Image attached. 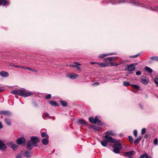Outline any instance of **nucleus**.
Listing matches in <instances>:
<instances>
[{
	"instance_id": "obj_55",
	"label": "nucleus",
	"mask_w": 158,
	"mask_h": 158,
	"mask_svg": "<svg viewBox=\"0 0 158 158\" xmlns=\"http://www.w3.org/2000/svg\"><path fill=\"white\" fill-rule=\"evenodd\" d=\"M4 90V89L0 87V93L2 92Z\"/></svg>"
},
{
	"instance_id": "obj_42",
	"label": "nucleus",
	"mask_w": 158,
	"mask_h": 158,
	"mask_svg": "<svg viewBox=\"0 0 158 158\" xmlns=\"http://www.w3.org/2000/svg\"><path fill=\"white\" fill-rule=\"evenodd\" d=\"M133 134L134 136L136 137L137 136V131L136 130H134L133 132Z\"/></svg>"
},
{
	"instance_id": "obj_1",
	"label": "nucleus",
	"mask_w": 158,
	"mask_h": 158,
	"mask_svg": "<svg viewBox=\"0 0 158 158\" xmlns=\"http://www.w3.org/2000/svg\"><path fill=\"white\" fill-rule=\"evenodd\" d=\"M11 93L14 94H17L19 96L26 97L31 95L33 93L29 92L26 90H13L11 91Z\"/></svg>"
},
{
	"instance_id": "obj_25",
	"label": "nucleus",
	"mask_w": 158,
	"mask_h": 158,
	"mask_svg": "<svg viewBox=\"0 0 158 158\" xmlns=\"http://www.w3.org/2000/svg\"><path fill=\"white\" fill-rule=\"evenodd\" d=\"M49 142L48 140L46 138L43 139L42 140V142L43 144L47 145V144Z\"/></svg>"
},
{
	"instance_id": "obj_9",
	"label": "nucleus",
	"mask_w": 158,
	"mask_h": 158,
	"mask_svg": "<svg viewBox=\"0 0 158 158\" xmlns=\"http://www.w3.org/2000/svg\"><path fill=\"white\" fill-rule=\"evenodd\" d=\"M0 114L6 116H10L11 115V113L9 111L7 110H3L0 111Z\"/></svg>"
},
{
	"instance_id": "obj_14",
	"label": "nucleus",
	"mask_w": 158,
	"mask_h": 158,
	"mask_svg": "<svg viewBox=\"0 0 158 158\" xmlns=\"http://www.w3.org/2000/svg\"><path fill=\"white\" fill-rule=\"evenodd\" d=\"M143 136L142 135H140L137 139H136L134 142V144L135 145H137L139 143L141 139L142 138Z\"/></svg>"
},
{
	"instance_id": "obj_51",
	"label": "nucleus",
	"mask_w": 158,
	"mask_h": 158,
	"mask_svg": "<svg viewBox=\"0 0 158 158\" xmlns=\"http://www.w3.org/2000/svg\"><path fill=\"white\" fill-rule=\"evenodd\" d=\"M21 156L20 154L18 155L16 157V158H21Z\"/></svg>"
},
{
	"instance_id": "obj_3",
	"label": "nucleus",
	"mask_w": 158,
	"mask_h": 158,
	"mask_svg": "<svg viewBox=\"0 0 158 158\" xmlns=\"http://www.w3.org/2000/svg\"><path fill=\"white\" fill-rule=\"evenodd\" d=\"M128 2L137 5L138 2L135 0H115L114 4H119L121 3Z\"/></svg>"
},
{
	"instance_id": "obj_31",
	"label": "nucleus",
	"mask_w": 158,
	"mask_h": 158,
	"mask_svg": "<svg viewBox=\"0 0 158 158\" xmlns=\"http://www.w3.org/2000/svg\"><path fill=\"white\" fill-rule=\"evenodd\" d=\"M41 135L42 137L48 138V135L46 133L44 132H43L41 133Z\"/></svg>"
},
{
	"instance_id": "obj_29",
	"label": "nucleus",
	"mask_w": 158,
	"mask_h": 158,
	"mask_svg": "<svg viewBox=\"0 0 158 158\" xmlns=\"http://www.w3.org/2000/svg\"><path fill=\"white\" fill-rule=\"evenodd\" d=\"M60 103L63 106H67V103L65 101H60Z\"/></svg>"
},
{
	"instance_id": "obj_49",
	"label": "nucleus",
	"mask_w": 158,
	"mask_h": 158,
	"mask_svg": "<svg viewBox=\"0 0 158 158\" xmlns=\"http://www.w3.org/2000/svg\"><path fill=\"white\" fill-rule=\"evenodd\" d=\"M106 60H109V61H110L112 60V59L111 57H109V58H106Z\"/></svg>"
},
{
	"instance_id": "obj_11",
	"label": "nucleus",
	"mask_w": 158,
	"mask_h": 158,
	"mask_svg": "<svg viewBox=\"0 0 158 158\" xmlns=\"http://www.w3.org/2000/svg\"><path fill=\"white\" fill-rule=\"evenodd\" d=\"M97 64L98 66H96V67H98V66H101L102 67L105 68L107 66H110L109 64L107 63H97Z\"/></svg>"
},
{
	"instance_id": "obj_22",
	"label": "nucleus",
	"mask_w": 158,
	"mask_h": 158,
	"mask_svg": "<svg viewBox=\"0 0 158 158\" xmlns=\"http://www.w3.org/2000/svg\"><path fill=\"white\" fill-rule=\"evenodd\" d=\"M73 64H71L69 65V66L70 67H73L74 68V67H76L77 66L81 65V64H80L78 62H74L73 63Z\"/></svg>"
},
{
	"instance_id": "obj_39",
	"label": "nucleus",
	"mask_w": 158,
	"mask_h": 158,
	"mask_svg": "<svg viewBox=\"0 0 158 158\" xmlns=\"http://www.w3.org/2000/svg\"><path fill=\"white\" fill-rule=\"evenodd\" d=\"M154 82L158 85V78L157 77L155 78L154 79Z\"/></svg>"
},
{
	"instance_id": "obj_26",
	"label": "nucleus",
	"mask_w": 158,
	"mask_h": 158,
	"mask_svg": "<svg viewBox=\"0 0 158 158\" xmlns=\"http://www.w3.org/2000/svg\"><path fill=\"white\" fill-rule=\"evenodd\" d=\"M144 69L146 71L150 73H151L152 72V70L148 67H144Z\"/></svg>"
},
{
	"instance_id": "obj_41",
	"label": "nucleus",
	"mask_w": 158,
	"mask_h": 158,
	"mask_svg": "<svg viewBox=\"0 0 158 158\" xmlns=\"http://www.w3.org/2000/svg\"><path fill=\"white\" fill-rule=\"evenodd\" d=\"M146 129L145 128H143L141 131V134L142 135L144 134L146 132Z\"/></svg>"
},
{
	"instance_id": "obj_34",
	"label": "nucleus",
	"mask_w": 158,
	"mask_h": 158,
	"mask_svg": "<svg viewBox=\"0 0 158 158\" xmlns=\"http://www.w3.org/2000/svg\"><path fill=\"white\" fill-rule=\"evenodd\" d=\"M150 59L152 60H154L155 61H158V56H153L151 57Z\"/></svg>"
},
{
	"instance_id": "obj_10",
	"label": "nucleus",
	"mask_w": 158,
	"mask_h": 158,
	"mask_svg": "<svg viewBox=\"0 0 158 158\" xmlns=\"http://www.w3.org/2000/svg\"><path fill=\"white\" fill-rule=\"evenodd\" d=\"M7 145L9 147L12 148L14 150L15 149L18 147L17 145L14 144L13 142L11 141L9 142L8 143Z\"/></svg>"
},
{
	"instance_id": "obj_53",
	"label": "nucleus",
	"mask_w": 158,
	"mask_h": 158,
	"mask_svg": "<svg viewBox=\"0 0 158 158\" xmlns=\"http://www.w3.org/2000/svg\"><path fill=\"white\" fill-rule=\"evenodd\" d=\"M97 63H95V62H90V64H96V65H95V66H98V65L97 64Z\"/></svg>"
},
{
	"instance_id": "obj_30",
	"label": "nucleus",
	"mask_w": 158,
	"mask_h": 158,
	"mask_svg": "<svg viewBox=\"0 0 158 158\" xmlns=\"http://www.w3.org/2000/svg\"><path fill=\"white\" fill-rule=\"evenodd\" d=\"M141 53H140L137 54L135 55L130 56H129V58H134L135 57H138L139 56H140L141 55Z\"/></svg>"
},
{
	"instance_id": "obj_36",
	"label": "nucleus",
	"mask_w": 158,
	"mask_h": 158,
	"mask_svg": "<svg viewBox=\"0 0 158 158\" xmlns=\"http://www.w3.org/2000/svg\"><path fill=\"white\" fill-rule=\"evenodd\" d=\"M129 82L126 81H124L123 82V85L124 86H127L129 85H131Z\"/></svg>"
},
{
	"instance_id": "obj_59",
	"label": "nucleus",
	"mask_w": 158,
	"mask_h": 158,
	"mask_svg": "<svg viewBox=\"0 0 158 158\" xmlns=\"http://www.w3.org/2000/svg\"><path fill=\"white\" fill-rule=\"evenodd\" d=\"M34 71V72H37L38 71V70H35V71Z\"/></svg>"
},
{
	"instance_id": "obj_43",
	"label": "nucleus",
	"mask_w": 158,
	"mask_h": 158,
	"mask_svg": "<svg viewBox=\"0 0 158 158\" xmlns=\"http://www.w3.org/2000/svg\"><path fill=\"white\" fill-rule=\"evenodd\" d=\"M51 97V94H48L46 97L45 98L46 99H50Z\"/></svg>"
},
{
	"instance_id": "obj_56",
	"label": "nucleus",
	"mask_w": 158,
	"mask_h": 158,
	"mask_svg": "<svg viewBox=\"0 0 158 158\" xmlns=\"http://www.w3.org/2000/svg\"><path fill=\"white\" fill-rule=\"evenodd\" d=\"M76 68H77V70H81V68H80V67H78V66H77L76 67Z\"/></svg>"
},
{
	"instance_id": "obj_32",
	"label": "nucleus",
	"mask_w": 158,
	"mask_h": 158,
	"mask_svg": "<svg viewBox=\"0 0 158 158\" xmlns=\"http://www.w3.org/2000/svg\"><path fill=\"white\" fill-rule=\"evenodd\" d=\"M1 4L5 6L7 3L6 0H0Z\"/></svg>"
},
{
	"instance_id": "obj_46",
	"label": "nucleus",
	"mask_w": 158,
	"mask_h": 158,
	"mask_svg": "<svg viewBox=\"0 0 158 158\" xmlns=\"http://www.w3.org/2000/svg\"><path fill=\"white\" fill-rule=\"evenodd\" d=\"M136 74L137 75H140L141 74V72L140 71H138L136 72Z\"/></svg>"
},
{
	"instance_id": "obj_48",
	"label": "nucleus",
	"mask_w": 158,
	"mask_h": 158,
	"mask_svg": "<svg viewBox=\"0 0 158 158\" xmlns=\"http://www.w3.org/2000/svg\"><path fill=\"white\" fill-rule=\"evenodd\" d=\"M111 65H110V66H117L118 64H111Z\"/></svg>"
},
{
	"instance_id": "obj_52",
	"label": "nucleus",
	"mask_w": 158,
	"mask_h": 158,
	"mask_svg": "<svg viewBox=\"0 0 158 158\" xmlns=\"http://www.w3.org/2000/svg\"><path fill=\"white\" fill-rule=\"evenodd\" d=\"M3 127V126L2 124V122H0V129H1Z\"/></svg>"
},
{
	"instance_id": "obj_5",
	"label": "nucleus",
	"mask_w": 158,
	"mask_h": 158,
	"mask_svg": "<svg viewBox=\"0 0 158 158\" xmlns=\"http://www.w3.org/2000/svg\"><path fill=\"white\" fill-rule=\"evenodd\" d=\"M31 141L33 144V145L35 146H37V143L40 142L38 138L36 137L33 136L31 138Z\"/></svg>"
},
{
	"instance_id": "obj_21",
	"label": "nucleus",
	"mask_w": 158,
	"mask_h": 158,
	"mask_svg": "<svg viewBox=\"0 0 158 158\" xmlns=\"http://www.w3.org/2000/svg\"><path fill=\"white\" fill-rule=\"evenodd\" d=\"M6 148V146L5 144H4L1 140H0V149L4 150Z\"/></svg>"
},
{
	"instance_id": "obj_24",
	"label": "nucleus",
	"mask_w": 158,
	"mask_h": 158,
	"mask_svg": "<svg viewBox=\"0 0 158 158\" xmlns=\"http://www.w3.org/2000/svg\"><path fill=\"white\" fill-rule=\"evenodd\" d=\"M32 155V153L31 152H26L24 153L25 156L26 157H28V158L30 157Z\"/></svg>"
},
{
	"instance_id": "obj_60",
	"label": "nucleus",
	"mask_w": 158,
	"mask_h": 158,
	"mask_svg": "<svg viewBox=\"0 0 158 158\" xmlns=\"http://www.w3.org/2000/svg\"><path fill=\"white\" fill-rule=\"evenodd\" d=\"M129 158H133L132 157L130 156Z\"/></svg>"
},
{
	"instance_id": "obj_33",
	"label": "nucleus",
	"mask_w": 158,
	"mask_h": 158,
	"mask_svg": "<svg viewBox=\"0 0 158 158\" xmlns=\"http://www.w3.org/2000/svg\"><path fill=\"white\" fill-rule=\"evenodd\" d=\"M131 85L132 86L133 88L136 89H139L140 88V87L139 85L134 84Z\"/></svg>"
},
{
	"instance_id": "obj_38",
	"label": "nucleus",
	"mask_w": 158,
	"mask_h": 158,
	"mask_svg": "<svg viewBox=\"0 0 158 158\" xmlns=\"http://www.w3.org/2000/svg\"><path fill=\"white\" fill-rule=\"evenodd\" d=\"M9 120V119H5V122L7 125H11L10 122Z\"/></svg>"
},
{
	"instance_id": "obj_40",
	"label": "nucleus",
	"mask_w": 158,
	"mask_h": 158,
	"mask_svg": "<svg viewBox=\"0 0 158 158\" xmlns=\"http://www.w3.org/2000/svg\"><path fill=\"white\" fill-rule=\"evenodd\" d=\"M153 143L154 144L157 145L158 144V140L157 139H155L153 141Z\"/></svg>"
},
{
	"instance_id": "obj_27",
	"label": "nucleus",
	"mask_w": 158,
	"mask_h": 158,
	"mask_svg": "<svg viewBox=\"0 0 158 158\" xmlns=\"http://www.w3.org/2000/svg\"><path fill=\"white\" fill-rule=\"evenodd\" d=\"M78 76L77 74H71L69 76V77L71 79H74L77 78Z\"/></svg>"
},
{
	"instance_id": "obj_58",
	"label": "nucleus",
	"mask_w": 158,
	"mask_h": 158,
	"mask_svg": "<svg viewBox=\"0 0 158 158\" xmlns=\"http://www.w3.org/2000/svg\"><path fill=\"white\" fill-rule=\"evenodd\" d=\"M89 118H94L93 117L90 116Z\"/></svg>"
},
{
	"instance_id": "obj_16",
	"label": "nucleus",
	"mask_w": 158,
	"mask_h": 158,
	"mask_svg": "<svg viewBox=\"0 0 158 158\" xmlns=\"http://www.w3.org/2000/svg\"><path fill=\"white\" fill-rule=\"evenodd\" d=\"M152 158L151 156L148 155L146 152H144L143 154L141 155L139 158Z\"/></svg>"
},
{
	"instance_id": "obj_19",
	"label": "nucleus",
	"mask_w": 158,
	"mask_h": 158,
	"mask_svg": "<svg viewBox=\"0 0 158 158\" xmlns=\"http://www.w3.org/2000/svg\"><path fill=\"white\" fill-rule=\"evenodd\" d=\"M0 75L2 77H7L9 76V73L4 71L0 72Z\"/></svg>"
},
{
	"instance_id": "obj_18",
	"label": "nucleus",
	"mask_w": 158,
	"mask_h": 158,
	"mask_svg": "<svg viewBox=\"0 0 158 158\" xmlns=\"http://www.w3.org/2000/svg\"><path fill=\"white\" fill-rule=\"evenodd\" d=\"M135 152L134 151H131L127 152L124 153V155L125 156H127L129 157L130 156V155H134L135 154Z\"/></svg>"
},
{
	"instance_id": "obj_12",
	"label": "nucleus",
	"mask_w": 158,
	"mask_h": 158,
	"mask_svg": "<svg viewBox=\"0 0 158 158\" xmlns=\"http://www.w3.org/2000/svg\"><path fill=\"white\" fill-rule=\"evenodd\" d=\"M117 54V53L116 52H113L111 53H107V54H101L100 55L98 56V57L99 58H102L106 56H109V55H116Z\"/></svg>"
},
{
	"instance_id": "obj_44",
	"label": "nucleus",
	"mask_w": 158,
	"mask_h": 158,
	"mask_svg": "<svg viewBox=\"0 0 158 158\" xmlns=\"http://www.w3.org/2000/svg\"><path fill=\"white\" fill-rule=\"evenodd\" d=\"M128 138L129 140H130V141L131 142L133 141V139L132 137V136H128Z\"/></svg>"
},
{
	"instance_id": "obj_7",
	"label": "nucleus",
	"mask_w": 158,
	"mask_h": 158,
	"mask_svg": "<svg viewBox=\"0 0 158 158\" xmlns=\"http://www.w3.org/2000/svg\"><path fill=\"white\" fill-rule=\"evenodd\" d=\"M26 141V139L23 137H21L17 139L16 142L19 145H23L25 144Z\"/></svg>"
},
{
	"instance_id": "obj_4",
	"label": "nucleus",
	"mask_w": 158,
	"mask_h": 158,
	"mask_svg": "<svg viewBox=\"0 0 158 158\" xmlns=\"http://www.w3.org/2000/svg\"><path fill=\"white\" fill-rule=\"evenodd\" d=\"M115 143L113 147L114 148L113 151L116 153H119L122 149V146L120 143Z\"/></svg>"
},
{
	"instance_id": "obj_17",
	"label": "nucleus",
	"mask_w": 158,
	"mask_h": 158,
	"mask_svg": "<svg viewBox=\"0 0 158 158\" xmlns=\"http://www.w3.org/2000/svg\"><path fill=\"white\" fill-rule=\"evenodd\" d=\"M33 144H31V143L30 141L27 142V150H32L33 148Z\"/></svg>"
},
{
	"instance_id": "obj_45",
	"label": "nucleus",
	"mask_w": 158,
	"mask_h": 158,
	"mask_svg": "<svg viewBox=\"0 0 158 158\" xmlns=\"http://www.w3.org/2000/svg\"><path fill=\"white\" fill-rule=\"evenodd\" d=\"M27 69L31 71H35V69H33L32 68H29L27 67Z\"/></svg>"
},
{
	"instance_id": "obj_8",
	"label": "nucleus",
	"mask_w": 158,
	"mask_h": 158,
	"mask_svg": "<svg viewBox=\"0 0 158 158\" xmlns=\"http://www.w3.org/2000/svg\"><path fill=\"white\" fill-rule=\"evenodd\" d=\"M140 81L144 85H147L149 81V79L144 76H141L140 78Z\"/></svg>"
},
{
	"instance_id": "obj_13",
	"label": "nucleus",
	"mask_w": 158,
	"mask_h": 158,
	"mask_svg": "<svg viewBox=\"0 0 158 158\" xmlns=\"http://www.w3.org/2000/svg\"><path fill=\"white\" fill-rule=\"evenodd\" d=\"M135 68V67L134 64H132L128 65L126 69L129 71H131L134 70Z\"/></svg>"
},
{
	"instance_id": "obj_6",
	"label": "nucleus",
	"mask_w": 158,
	"mask_h": 158,
	"mask_svg": "<svg viewBox=\"0 0 158 158\" xmlns=\"http://www.w3.org/2000/svg\"><path fill=\"white\" fill-rule=\"evenodd\" d=\"M90 122L93 124H96V123L98 125L102 126V124L99 119H89Z\"/></svg>"
},
{
	"instance_id": "obj_35",
	"label": "nucleus",
	"mask_w": 158,
	"mask_h": 158,
	"mask_svg": "<svg viewBox=\"0 0 158 158\" xmlns=\"http://www.w3.org/2000/svg\"><path fill=\"white\" fill-rule=\"evenodd\" d=\"M43 118H49V114L47 113H44L43 115Z\"/></svg>"
},
{
	"instance_id": "obj_20",
	"label": "nucleus",
	"mask_w": 158,
	"mask_h": 158,
	"mask_svg": "<svg viewBox=\"0 0 158 158\" xmlns=\"http://www.w3.org/2000/svg\"><path fill=\"white\" fill-rule=\"evenodd\" d=\"M93 129L96 131H100L102 130V127H96L95 126H93L92 127Z\"/></svg>"
},
{
	"instance_id": "obj_15",
	"label": "nucleus",
	"mask_w": 158,
	"mask_h": 158,
	"mask_svg": "<svg viewBox=\"0 0 158 158\" xmlns=\"http://www.w3.org/2000/svg\"><path fill=\"white\" fill-rule=\"evenodd\" d=\"M77 123L79 124L87 125V122L84 119H79Z\"/></svg>"
},
{
	"instance_id": "obj_47",
	"label": "nucleus",
	"mask_w": 158,
	"mask_h": 158,
	"mask_svg": "<svg viewBox=\"0 0 158 158\" xmlns=\"http://www.w3.org/2000/svg\"><path fill=\"white\" fill-rule=\"evenodd\" d=\"M19 68H22L23 69H27V67H25L24 66H19Z\"/></svg>"
},
{
	"instance_id": "obj_28",
	"label": "nucleus",
	"mask_w": 158,
	"mask_h": 158,
	"mask_svg": "<svg viewBox=\"0 0 158 158\" xmlns=\"http://www.w3.org/2000/svg\"><path fill=\"white\" fill-rule=\"evenodd\" d=\"M49 103L53 106H58V104L56 102L52 101H50L49 102Z\"/></svg>"
},
{
	"instance_id": "obj_57",
	"label": "nucleus",
	"mask_w": 158,
	"mask_h": 158,
	"mask_svg": "<svg viewBox=\"0 0 158 158\" xmlns=\"http://www.w3.org/2000/svg\"><path fill=\"white\" fill-rule=\"evenodd\" d=\"M98 118H100V117H99V116L98 117V116H95V117L94 118H95V119L98 118Z\"/></svg>"
},
{
	"instance_id": "obj_23",
	"label": "nucleus",
	"mask_w": 158,
	"mask_h": 158,
	"mask_svg": "<svg viewBox=\"0 0 158 158\" xmlns=\"http://www.w3.org/2000/svg\"><path fill=\"white\" fill-rule=\"evenodd\" d=\"M105 133L106 135H110L112 136H114L115 135V133L112 131H107Z\"/></svg>"
},
{
	"instance_id": "obj_2",
	"label": "nucleus",
	"mask_w": 158,
	"mask_h": 158,
	"mask_svg": "<svg viewBox=\"0 0 158 158\" xmlns=\"http://www.w3.org/2000/svg\"><path fill=\"white\" fill-rule=\"evenodd\" d=\"M104 137L105 140H103L101 142V144L104 147H106L108 143L110 142L114 143H117L118 142L117 140L108 135H105Z\"/></svg>"
},
{
	"instance_id": "obj_37",
	"label": "nucleus",
	"mask_w": 158,
	"mask_h": 158,
	"mask_svg": "<svg viewBox=\"0 0 158 158\" xmlns=\"http://www.w3.org/2000/svg\"><path fill=\"white\" fill-rule=\"evenodd\" d=\"M9 65L10 66L14 67H15V68H19V67H19V66L17 65H15L13 64H10Z\"/></svg>"
},
{
	"instance_id": "obj_54",
	"label": "nucleus",
	"mask_w": 158,
	"mask_h": 158,
	"mask_svg": "<svg viewBox=\"0 0 158 158\" xmlns=\"http://www.w3.org/2000/svg\"><path fill=\"white\" fill-rule=\"evenodd\" d=\"M155 10L158 11V6L155 7Z\"/></svg>"
},
{
	"instance_id": "obj_50",
	"label": "nucleus",
	"mask_w": 158,
	"mask_h": 158,
	"mask_svg": "<svg viewBox=\"0 0 158 158\" xmlns=\"http://www.w3.org/2000/svg\"><path fill=\"white\" fill-rule=\"evenodd\" d=\"M99 82H95L93 84V85H99Z\"/></svg>"
}]
</instances>
